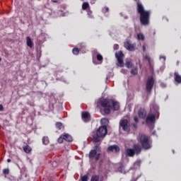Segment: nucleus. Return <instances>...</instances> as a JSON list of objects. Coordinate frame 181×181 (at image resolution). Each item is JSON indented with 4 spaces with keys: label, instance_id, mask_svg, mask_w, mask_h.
<instances>
[{
    "label": "nucleus",
    "instance_id": "412c9836",
    "mask_svg": "<svg viewBox=\"0 0 181 181\" xmlns=\"http://www.w3.org/2000/svg\"><path fill=\"white\" fill-rule=\"evenodd\" d=\"M23 149L24 152H25V153H29L30 152L32 151V148H30V146H23Z\"/></svg>",
    "mask_w": 181,
    "mask_h": 181
},
{
    "label": "nucleus",
    "instance_id": "ea45409f",
    "mask_svg": "<svg viewBox=\"0 0 181 181\" xmlns=\"http://www.w3.org/2000/svg\"><path fill=\"white\" fill-rule=\"evenodd\" d=\"M160 59H163L165 61V60H166V57H165V56H163V55H160Z\"/></svg>",
    "mask_w": 181,
    "mask_h": 181
},
{
    "label": "nucleus",
    "instance_id": "f257e3e1",
    "mask_svg": "<svg viewBox=\"0 0 181 181\" xmlns=\"http://www.w3.org/2000/svg\"><path fill=\"white\" fill-rule=\"evenodd\" d=\"M97 107L103 108L105 114L108 115L110 114L111 110H113V111L119 110V103L110 99H100L97 103Z\"/></svg>",
    "mask_w": 181,
    "mask_h": 181
},
{
    "label": "nucleus",
    "instance_id": "7c9ffc66",
    "mask_svg": "<svg viewBox=\"0 0 181 181\" xmlns=\"http://www.w3.org/2000/svg\"><path fill=\"white\" fill-rule=\"evenodd\" d=\"M62 122L56 123V127H57V128H58V129H62Z\"/></svg>",
    "mask_w": 181,
    "mask_h": 181
},
{
    "label": "nucleus",
    "instance_id": "0eeeda50",
    "mask_svg": "<svg viewBox=\"0 0 181 181\" xmlns=\"http://www.w3.org/2000/svg\"><path fill=\"white\" fill-rule=\"evenodd\" d=\"M154 86L155 78L153 76H148L146 83V91L148 94H151Z\"/></svg>",
    "mask_w": 181,
    "mask_h": 181
},
{
    "label": "nucleus",
    "instance_id": "c756f323",
    "mask_svg": "<svg viewBox=\"0 0 181 181\" xmlns=\"http://www.w3.org/2000/svg\"><path fill=\"white\" fill-rule=\"evenodd\" d=\"M72 52L74 54H78V52H79L78 48H74L72 49Z\"/></svg>",
    "mask_w": 181,
    "mask_h": 181
},
{
    "label": "nucleus",
    "instance_id": "a211bd4d",
    "mask_svg": "<svg viewBox=\"0 0 181 181\" xmlns=\"http://www.w3.org/2000/svg\"><path fill=\"white\" fill-rule=\"evenodd\" d=\"M63 139H64V141H66V142H71L73 141V137H71V136L69 134H65L63 136Z\"/></svg>",
    "mask_w": 181,
    "mask_h": 181
},
{
    "label": "nucleus",
    "instance_id": "f3484780",
    "mask_svg": "<svg viewBox=\"0 0 181 181\" xmlns=\"http://www.w3.org/2000/svg\"><path fill=\"white\" fill-rule=\"evenodd\" d=\"M174 78L176 83L178 84H180L181 83V76L179 74V72H175L174 73Z\"/></svg>",
    "mask_w": 181,
    "mask_h": 181
},
{
    "label": "nucleus",
    "instance_id": "4468645a",
    "mask_svg": "<svg viewBox=\"0 0 181 181\" xmlns=\"http://www.w3.org/2000/svg\"><path fill=\"white\" fill-rule=\"evenodd\" d=\"M107 152H115L117 153V152H119V147L117 145H112L107 147Z\"/></svg>",
    "mask_w": 181,
    "mask_h": 181
},
{
    "label": "nucleus",
    "instance_id": "e433bc0d",
    "mask_svg": "<svg viewBox=\"0 0 181 181\" xmlns=\"http://www.w3.org/2000/svg\"><path fill=\"white\" fill-rule=\"evenodd\" d=\"M63 139H63V137H59V138L58 139V142H59V144H62Z\"/></svg>",
    "mask_w": 181,
    "mask_h": 181
},
{
    "label": "nucleus",
    "instance_id": "20e7f679",
    "mask_svg": "<svg viewBox=\"0 0 181 181\" xmlns=\"http://www.w3.org/2000/svg\"><path fill=\"white\" fill-rule=\"evenodd\" d=\"M139 141L144 151H148V149L152 148V140H151V137L146 134H139Z\"/></svg>",
    "mask_w": 181,
    "mask_h": 181
},
{
    "label": "nucleus",
    "instance_id": "49530a36",
    "mask_svg": "<svg viewBox=\"0 0 181 181\" xmlns=\"http://www.w3.org/2000/svg\"><path fill=\"white\" fill-rule=\"evenodd\" d=\"M151 134H152V135H156V131H153Z\"/></svg>",
    "mask_w": 181,
    "mask_h": 181
},
{
    "label": "nucleus",
    "instance_id": "58836bf2",
    "mask_svg": "<svg viewBox=\"0 0 181 181\" xmlns=\"http://www.w3.org/2000/svg\"><path fill=\"white\" fill-rule=\"evenodd\" d=\"M142 50H143V52H146V45H143Z\"/></svg>",
    "mask_w": 181,
    "mask_h": 181
},
{
    "label": "nucleus",
    "instance_id": "f03ea898",
    "mask_svg": "<svg viewBox=\"0 0 181 181\" xmlns=\"http://www.w3.org/2000/svg\"><path fill=\"white\" fill-rule=\"evenodd\" d=\"M137 12L140 15V23L143 26H148L151 23V12L145 10L141 3H137Z\"/></svg>",
    "mask_w": 181,
    "mask_h": 181
},
{
    "label": "nucleus",
    "instance_id": "72a5a7b5",
    "mask_svg": "<svg viewBox=\"0 0 181 181\" xmlns=\"http://www.w3.org/2000/svg\"><path fill=\"white\" fill-rule=\"evenodd\" d=\"M118 170L122 173L124 172V165L122 164L120 165V166L118 168Z\"/></svg>",
    "mask_w": 181,
    "mask_h": 181
},
{
    "label": "nucleus",
    "instance_id": "a19ab883",
    "mask_svg": "<svg viewBox=\"0 0 181 181\" xmlns=\"http://www.w3.org/2000/svg\"><path fill=\"white\" fill-rule=\"evenodd\" d=\"M121 73H123L124 74H127V70L125 69H122Z\"/></svg>",
    "mask_w": 181,
    "mask_h": 181
},
{
    "label": "nucleus",
    "instance_id": "aec40b11",
    "mask_svg": "<svg viewBox=\"0 0 181 181\" xmlns=\"http://www.w3.org/2000/svg\"><path fill=\"white\" fill-rule=\"evenodd\" d=\"M137 40H141L142 42H144V40H145V35H144V33H138Z\"/></svg>",
    "mask_w": 181,
    "mask_h": 181
},
{
    "label": "nucleus",
    "instance_id": "603ef678",
    "mask_svg": "<svg viewBox=\"0 0 181 181\" xmlns=\"http://www.w3.org/2000/svg\"><path fill=\"white\" fill-rule=\"evenodd\" d=\"M136 122H139V119L138 118L136 119Z\"/></svg>",
    "mask_w": 181,
    "mask_h": 181
},
{
    "label": "nucleus",
    "instance_id": "6ab92c4d",
    "mask_svg": "<svg viewBox=\"0 0 181 181\" xmlns=\"http://www.w3.org/2000/svg\"><path fill=\"white\" fill-rule=\"evenodd\" d=\"M26 43L28 47H30V48L33 47V42L32 41V39H30V37H26Z\"/></svg>",
    "mask_w": 181,
    "mask_h": 181
},
{
    "label": "nucleus",
    "instance_id": "de8ad7c7",
    "mask_svg": "<svg viewBox=\"0 0 181 181\" xmlns=\"http://www.w3.org/2000/svg\"><path fill=\"white\" fill-rule=\"evenodd\" d=\"M134 120L135 122H136V116H134Z\"/></svg>",
    "mask_w": 181,
    "mask_h": 181
},
{
    "label": "nucleus",
    "instance_id": "2f4dec72",
    "mask_svg": "<svg viewBox=\"0 0 181 181\" xmlns=\"http://www.w3.org/2000/svg\"><path fill=\"white\" fill-rule=\"evenodd\" d=\"M4 175H9V169L5 168L3 170Z\"/></svg>",
    "mask_w": 181,
    "mask_h": 181
},
{
    "label": "nucleus",
    "instance_id": "473e14b6",
    "mask_svg": "<svg viewBox=\"0 0 181 181\" xmlns=\"http://www.w3.org/2000/svg\"><path fill=\"white\" fill-rule=\"evenodd\" d=\"M108 11H110V8H108V7H105L103 8L102 12L103 13H107V12H108Z\"/></svg>",
    "mask_w": 181,
    "mask_h": 181
},
{
    "label": "nucleus",
    "instance_id": "c03bdc74",
    "mask_svg": "<svg viewBox=\"0 0 181 181\" xmlns=\"http://www.w3.org/2000/svg\"><path fill=\"white\" fill-rule=\"evenodd\" d=\"M88 15L90 16V18H93V17L91 16V12H90V11L88 12Z\"/></svg>",
    "mask_w": 181,
    "mask_h": 181
},
{
    "label": "nucleus",
    "instance_id": "9d476101",
    "mask_svg": "<svg viewBox=\"0 0 181 181\" xmlns=\"http://www.w3.org/2000/svg\"><path fill=\"white\" fill-rule=\"evenodd\" d=\"M144 59L147 60L148 63L150 71H153V61H152L151 57L149 55H146L144 56Z\"/></svg>",
    "mask_w": 181,
    "mask_h": 181
},
{
    "label": "nucleus",
    "instance_id": "423d86ee",
    "mask_svg": "<svg viewBox=\"0 0 181 181\" xmlns=\"http://www.w3.org/2000/svg\"><path fill=\"white\" fill-rule=\"evenodd\" d=\"M131 124H129V122L127 119H122L119 121V131H124V132H127V134H129V132L131 131Z\"/></svg>",
    "mask_w": 181,
    "mask_h": 181
},
{
    "label": "nucleus",
    "instance_id": "864d4df0",
    "mask_svg": "<svg viewBox=\"0 0 181 181\" xmlns=\"http://www.w3.org/2000/svg\"><path fill=\"white\" fill-rule=\"evenodd\" d=\"M136 145H134V149H136Z\"/></svg>",
    "mask_w": 181,
    "mask_h": 181
},
{
    "label": "nucleus",
    "instance_id": "79ce46f5",
    "mask_svg": "<svg viewBox=\"0 0 181 181\" xmlns=\"http://www.w3.org/2000/svg\"><path fill=\"white\" fill-rule=\"evenodd\" d=\"M28 104L29 105H31V107H33L34 105H35V103H28Z\"/></svg>",
    "mask_w": 181,
    "mask_h": 181
},
{
    "label": "nucleus",
    "instance_id": "9b49d317",
    "mask_svg": "<svg viewBox=\"0 0 181 181\" xmlns=\"http://www.w3.org/2000/svg\"><path fill=\"white\" fill-rule=\"evenodd\" d=\"M82 119L84 122H88L91 119L90 114L87 112H82Z\"/></svg>",
    "mask_w": 181,
    "mask_h": 181
},
{
    "label": "nucleus",
    "instance_id": "6e6d98bb",
    "mask_svg": "<svg viewBox=\"0 0 181 181\" xmlns=\"http://www.w3.org/2000/svg\"><path fill=\"white\" fill-rule=\"evenodd\" d=\"M1 59L0 58V62H1Z\"/></svg>",
    "mask_w": 181,
    "mask_h": 181
},
{
    "label": "nucleus",
    "instance_id": "5701e85b",
    "mask_svg": "<svg viewBox=\"0 0 181 181\" xmlns=\"http://www.w3.org/2000/svg\"><path fill=\"white\" fill-rule=\"evenodd\" d=\"M100 180V177L98 175H93L91 177L90 181H98Z\"/></svg>",
    "mask_w": 181,
    "mask_h": 181
},
{
    "label": "nucleus",
    "instance_id": "2eb2a0df",
    "mask_svg": "<svg viewBox=\"0 0 181 181\" xmlns=\"http://www.w3.org/2000/svg\"><path fill=\"white\" fill-rule=\"evenodd\" d=\"M138 114L139 118H141V119H145V118L146 117V110H145V109H140L138 112Z\"/></svg>",
    "mask_w": 181,
    "mask_h": 181
},
{
    "label": "nucleus",
    "instance_id": "cd10ccee",
    "mask_svg": "<svg viewBox=\"0 0 181 181\" xmlns=\"http://www.w3.org/2000/svg\"><path fill=\"white\" fill-rule=\"evenodd\" d=\"M141 151H142V148H141L139 145H136V155H139V153H141Z\"/></svg>",
    "mask_w": 181,
    "mask_h": 181
},
{
    "label": "nucleus",
    "instance_id": "dca6fc26",
    "mask_svg": "<svg viewBox=\"0 0 181 181\" xmlns=\"http://www.w3.org/2000/svg\"><path fill=\"white\" fill-rule=\"evenodd\" d=\"M126 156L130 157L135 156V149L127 148L126 150Z\"/></svg>",
    "mask_w": 181,
    "mask_h": 181
},
{
    "label": "nucleus",
    "instance_id": "bb28decb",
    "mask_svg": "<svg viewBox=\"0 0 181 181\" xmlns=\"http://www.w3.org/2000/svg\"><path fill=\"white\" fill-rule=\"evenodd\" d=\"M96 58L98 62H103V55H101L100 54H98Z\"/></svg>",
    "mask_w": 181,
    "mask_h": 181
},
{
    "label": "nucleus",
    "instance_id": "1a4fd4ad",
    "mask_svg": "<svg viewBox=\"0 0 181 181\" xmlns=\"http://www.w3.org/2000/svg\"><path fill=\"white\" fill-rule=\"evenodd\" d=\"M116 58L117 59V62L120 66V67H122L124 66V54L119 51V52L115 53Z\"/></svg>",
    "mask_w": 181,
    "mask_h": 181
},
{
    "label": "nucleus",
    "instance_id": "4be33fe9",
    "mask_svg": "<svg viewBox=\"0 0 181 181\" xmlns=\"http://www.w3.org/2000/svg\"><path fill=\"white\" fill-rule=\"evenodd\" d=\"M49 137L44 136L42 138V144H43V145H49Z\"/></svg>",
    "mask_w": 181,
    "mask_h": 181
},
{
    "label": "nucleus",
    "instance_id": "3c124183",
    "mask_svg": "<svg viewBox=\"0 0 181 181\" xmlns=\"http://www.w3.org/2000/svg\"><path fill=\"white\" fill-rule=\"evenodd\" d=\"M138 163H141V160H137V165Z\"/></svg>",
    "mask_w": 181,
    "mask_h": 181
},
{
    "label": "nucleus",
    "instance_id": "f704fd0d",
    "mask_svg": "<svg viewBox=\"0 0 181 181\" xmlns=\"http://www.w3.org/2000/svg\"><path fill=\"white\" fill-rule=\"evenodd\" d=\"M131 74H133V76H135V74H136V68L131 70Z\"/></svg>",
    "mask_w": 181,
    "mask_h": 181
},
{
    "label": "nucleus",
    "instance_id": "a878e982",
    "mask_svg": "<svg viewBox=\"0 0 181 181\" xmlns=\"http://www.w3.org/2000/svg\"><path fill=\"white\" fill-rule=\"evenodd\" d=\"M126 67H127V69H131V67H132V62H131V61H127Z\"/></svg>",
    "mask_w": 181,
    "mask_h": 181
},
{
    "label": "nucleus",
    "instance_id": "09e8293b",
    "mask_svg": "<svg viewBox=\"0 0 181 181\" xmlns=\"http://www.w3.org/2000/svg\"><path fill=\"white\" fill-rule=\"evenodd\" d=\"M133 127H134V128H136V124L134 123V124H133Z\"/></svg>",
    "mask_w": 181,
    "mask_h": 181
},
{
    "label": "nucleus",
    "instance_id": "5fc2aeb1",
    "mask_svg": "<svg viewBox=\"0 0 181 181\" xmlns=\"http://www.w3.org/2000/svg\"><path fill=\"white\" fill-rule=\"evenodd\" d=\"M143 124H145V122H143Z\"/></svg>",
    "mask_w": 181,
    "mask_h": 181
},
{
    "label": "nucleus",
    "instance_id": "4c0bfd02",
    "mask_svg": "<svg viewBox=\"0 0 181 181\" xmlns=\"http://www.w3.org/2000/svg\"><path fill=\"white\" fill-rule=\"evenodd\" d=\"M52 166L53 168H57V162L56 161L52 162Z\"/></svg>",
    "mask_w": 181,
    "mask_h": 181
},
{
    "label": "nucleus",
    "instance_id": "f8f14e48",
    "mask_svg": "<svg viewBox=\"0 0 181 181\" xmlns=\"http://www.w3.org/2000/svg\"><path fill=\"white\" fill-rule=\"evenodd\" d=\"M150 109H151V111H154V113L153 114H156V115L159 114V106L156 103L151 104L150 105Z\"/></svg>",
    "mask_w": 181,
    "mask_h": 181
},
{
    "label": "nucleus",
    "instance_id": "b1692460",
    "mask_svg": "<svg viewBox=\"0 0 181 181\" xmlns=\"http://www.w3.org/2000/svg\"><path fill=\"white\" fill-rule=\"evenodd\" d=\"M88 6H89L88 3L85 2V3H83V4H82V9H83V11H86V9H87V8H88Z\"/></svg>",
    "mask_w": 181,
    "mask_h": 181
},
{
    "label": "nucleus",
    "instance_id": "37998d69",
    "mask_svg": "<svg viewBox=\"0 0 181 181\" xmlns=\"http://www.w3.org/2000/svg\"><path fill=\"white\" fill-rule=\"evenodd\" d=\"M2 110H4V106H2V105H0V111H2Z\"/></svg>",
    "mask_w": 181,
    "mask_h": 181
},
{
    "label": "nucleus",
    "instance_id": "7ed1b4c3",
    "mask_svg": "<svg viewBox=\"0 0 181 181\" xmlns=\"http://www.w3.org/2000/svg\"><path fill=\"white\" fill-rule=\"evenodd\" d=\"M107 135V126H102L98 128L96 132H93L92 140L94 142H100Z\"/></svg>",
    "mask_w": 181,
    "mask_h": 181
},
{
    "label": "nucleus",
    "instance_id": "ddd939ff",
    "mask_svg": "<svg viewBox=\"0 0 181 181\" xmlns=\"http://www.w3.org/2000/svg\"><path fill=\"white\" fill-rule=\"evenodd\" d=\"M124 47L127 50H130V52L135 50V47L134 46V45L131 44L129 41H126L124 42Z\"/></svg>",
    "mask_w": 181,
    "mask_h": 181
},
{
    "label": "nucleus",
    "instance_id": "8fccbe9b",
    "mask_svg": "<svg viewBox=\"0 0 181 181\" xmlns=\"http://www.w3.org/2000/svg\"><path fill=\"white\" fill-rule=\"evenodd\" d=\"M7 162L9 163V162H11V159L8 158V159L7 160Z\"/></svg>",
    "mask_w": 181,
    "mask_h": 181
},
{
    "label": "nucleus",
    "instance_id": "c9c22d12",
    "mask_svg": "<svg viewBox=\"0 0 181 181\" xmlns=\"http://www.w3.org/2000/svg\"><path fill=\"white\" fill-rule=\"evenodd\" d=\"M119 48V46L118 45H115L113 47V49L115 50H118Z\"/></svg>",
    "mask_w": 181,
    "mask_h": 181
},
{
    "label": "nucleus",
    "instance_id": "6e6552de",
    "mask_svg": "<svg viewBox=\"0 0 181 181\" xmlns=\"http://www.w3.org/2000/svg\"><path fill=\"white\" fill-rule=\"evenodd\" d=\"M100 151V146L96 145L94 147L93 150H91L89 153V159H93L95 158V160H98L100 159V153H97V152Z\"/></svg>",
    "mask_w": 181,
    "mask_h": 181
},
{
    "label": "nucleus",
    "instance_id": "a18cd8bd",
    "mask_svg": "<svg viewBox=\"0 0 181 181\" xmlns=\"http://www.w3.org/2000/svg\"><path fill=\"white\" fill-rule=\"evenodd\" d=\"M52 2H54L55 4H57L58 1L57 0H52Z\"/></svg>",
    "mask_w": 181,
    "mask_h": 181
},
{
    "label": "nucleus",
    "instance_id": "393cba45",
    "mask_svg": "<svg viewBox=\"0 0 181 181\" xmlns=\"http://www.w3.org/2000/svg\"><path fill=\"white\" fill-rule=\"evenodd\" d=\"M108 122H109L106 118L101 119V124H103L104 125V127H105V125H107Z\"/></svg>",
    "mask_w": 181,
    "mask_h": 181
},
{
    "label": "nucleus",
    "instance_id": "c85d7f7f",
    "mask_svg": "<svg viewBox=\"0 0 181 181\" xmlns=\"http://www.w3.org/2000/svg\"><path fill=\"white\" fill-rule=\"evenodd\" d=\"M81 181H88V175H85L81 177Z\"/></svg>",
    "mask_w": 181,
    "mask_h": 181
},
{
    "label": "nucleus",
    "instance_id": "39448f33",
    "mask_svg": "<svg viewBox=\"0 0 181 181\" xmlns=\"http://www.w3.org/2000/svg\"><path fill=\"white\" fill-rule=\"evenodd\" d=\"M156 114H148L146 116L145 124L150 128V129H153L155 128V123L156 122Z\"/></svg>",
    "mask_w": 181,
    "mask_h": 181
}]
</instances>
